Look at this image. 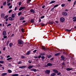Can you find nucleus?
I'll use <instances>...</instances> for the list:
<instances>
[{"label":"nucleus","mask_w":76,"mask_h":76,"mask_svg":"<svg viewBox=\"0 0 76 76\" xmlns=\"http://www.w3.org/2000/svg\"><path fill=\"white\" fill-rule=\"evenodd\" d=\"M18 44H23V42L21 40H19L18 41Z\"/></svg>","instance_id":"nucleus-1"},{"label":"nucleus","mask_w":76,"mask_h":76,"mask_svg":"<svg viewBox=\"0 0 76 76\" xmlns=\"http://www.w3.org/2000/svg\"><path fill=\"white\" fill-rule=\"evenodd\" d=\"M62 15H64V16H67V13L66 12H63L62 13Z\"/></svg>","instance_id":"nucleus-2"},{"label":"nucleus","mask_w":76,"mask_h":76,"mask_svg":"<svg viewBox=\"0 0 76 76\" xmlns=\"http://www.w3.org/2000/svg\"><path fill=\"white\" fill-rule=\"evenodd\" d=\"M25 7H21L19 8V10H18V11H20V10H23V9H25Z\"/></svg>","instance_id":"nucleus-3"},{"label":"nucleus","mask_w":76,"mask_h":76,"mask_svg":"<svg viewBox=\"0 0 76 76\" xmlns=\"http://www.w3.org/2000/svg\"><path fill=\"white\" fill-rule=\"evenodd\" d=\"M2 34L3 36H6V31H4L3 32Z\"/></svg>","instance_id":"nucleus-4"},{"label":"nucleus","mask_w":76,"mask_h":76,"mask_svg":"<svg viewBox=\"0 0 76 76\" xmlns=\"http://www.w3.org/2000/svg\"><path fill=\"white\" fill-rule=\"evenodd\" d=\"M26 66H20L19 67V69H25V68H26Z\"/></svg>","instance_id":"nucleus-5"},{"label":"nucleus","mask_w":76,"mask_h":76,"mask_svg":"<svg viewBox=\"0 0 76 76\" xmlns=\"http://www.w3.org/2000/svg\"><path fill=\"white\" fill-rule=\"evenodd\" d=\"M53 72L56 73H58V70L56 69H53Z\"/></svg>","instance_id":"nucleus-6"},{"label":"nucleus","mask_w":76,"mask_h":76,"mask_svg":"<svg viewBox=\"0 0 76 76\" xmlns=\"http://www.w3.org/2000/svg\"><path fill=\"white\" fill-rule=\"evenodd\" d=\"M45 73L46 74H49L50 73V70H47L45 71Z\"/></svg>","instance_id":"nucleus-7"},{"label":"nucleus","mask_w":76,"mask_h":76,"mask_svg":"<svg viewBox=\"0 0 76 76\" xmlns=\"http://www.w3.org/2000/svg\"><path fill=\"white\" fill-rule=\"evenodd\" d=\"M64 18H60V21L61 22H64Z\"/></svg>","instance_id":"nucleus-8"},{"label":"nucleus","mask_w":76,"mask_h":76,"mask_svg":"<svg viewBox=\"0 0 76 76\" xmlns=\"http://www.w3.org/2000/svg\"><path fill=\"white\" fill-rule=\"evenodd\" d=\"M61 60H64V56H61Z\"/></svg>","instance_id":"nucleus-9"},{"label":"nucleus","mask_w":76,"mask_h":76,"mask_svg":"<svg viewBox=\"0 0 76 76\" xmlns=\"http://www.w3.org/2000/svg\"><path fill=\"white\" fill-rule=\"evenodd\" d=\"M30 11L31 13H35V12L34 11V10H33L32 9H31L30 10Z\"/></svg>","instance_id":"nucleus-10"},{"label":"nucleus","mask_w":76,"mask_h":76,"mask_svg":"<svg viewBox=\"0 0 76 76\" xmlns=\"http://www.w3.org/2000/svg\"><path fill=\"white\" fill-rule=\"evenodd\" d=\"M66 70H68V71H70V70H73V69H72V68H67L66 69Z\"/></svg>","instance_id":"nucleus-11"},{"label":"nucleus","mask_w":76,"mask_h":76,"mask_svg":"<svg viewBox=\"0 0 76 76\" xmlns=\"http://www.w3.org/2000/svg\"><path fill=\"white\" fill-rule=\"evenodd\" d=\"M33 67V66H28V69H32Z\"/></svg>","instance_id":"nucleus-12"},{"label":"nucleus","mask_w":76,"mask_h":76,"mask_svg":"<svg viewBox=\"0 0 76 76\" xmlns=\"http://www.w3.org/2000/svg\"><path fill=\"white\" fill-rule=\"evenodd\" d=\"M8 19L9 20H14V19L12 18V17H9Z\"/></svg>","instance_id":"nucleus-13"},{"label":"nucleus","mask_w":76,"mask_h":76,"mask_svg":"<svg viewBox=\"0 0 76 76\" xmlns=\"http://www.w3.org/2000/svg\"><path fill=\"white\" fill-rule=\"evenodd\" d=\"M72 19H74V20H73V22H76V17H73L72 18Z\"/></svg>","instance_id":"nucleus-14"},{"label":"nucleus","mask_w":76,"mask_h":76,"mask_svg":"<svg viewBox=\"0 0 76 76\" xmlns=\"http://www.w3.org/2000/svg\"><path fill=\"white\" fill-rule=\"evenodd\" d=\"M47 65L48 66H53V64L50 63H48L47 64Z\"/></svg>","instance_id":"nucleus-15"},{"label":"nucleus","mask_w":76,"mask_h":76,"mask_svg":"<svg viewBox=\"0 0 76 76\" xmlns=\"http://www.w3.org/2000/svg\"><path fill=\"white\" fill-rule=\"evenodd\" d=\"M30 70H31V71H34V72H36L37 71V70L36 69H31Z\"/></svg>","instance_id":"nucleus-16"},{"label":"nucleus","mask_w":76,"mask_h":76,"mask_svg":"<svg viewBox=\"0 0 76 76\" xmlns=\"http://www.w3.org/2000/svg\"><path fill=\"white\" fill-rule=\"evenodd\" d=\"M13 44L12 43H10L9 47H12V46H13Z\"/></svg>","instance_id":"nucleus-17"},{"label":"nucleus","mask_w":76,"mask_h":76,"mask_svg":"<svg viewBox=\"0 0 76 76\" xmlns=\"http://www.w3.org/2000/svg\"><path fill=\"white\" fill-rule=\"evenodd\" d=\"M55 2H56V1H52L49 3V4H52V3H54Z\"/></svg>","instance_id":"nucleus-18"},{"label":"nucleus","mask_w":76,"mask_h":76,"mask_svg":"<svg viewBox=\"0 0 76 76\" xmlns=\"http://www.w3.org/2000/svg\"><path fill=\"white\" fill-rule=\"evenodd\" d=\"M56 74L55 73H52L50 75V76H55Z\"/></svg>","instance_id":"nucleus-19"},{"label":"nucleus","mask_w":76,"mask_h":76,"mask_svg":"<svg viewBox=\"0 0 76 76\" xmlns=\"http://www.w3.org/2000/svg\"><path fill=\"white\" fill-rule=\"evenodd\" d=\"M7 73H3L1 75L2 76H5V75H7Z\"/></svg>","instance_id":"nucleus-20"},{"label":"nucleus","mask_w":76,"mask_h":76,"mask_svg":"<svg viewBox=\"0 0 76 76\" xmlns=\"http://www.w3.org/2000/svg\"><path fill=\"white\" fill-rule=\"evenodd\" d=\"M24 18L23 17H21L20 18V20H23L24 19Z\"/></svg>","instance_id":"nucleus-21"},{"label":"nucleus","mask_w":76,"mask_h":76,"mask_svg":"<svg viewBox=\"0 0 76 76\" xmlns=\"http://www.w3.org/2000/svg\"><path fill=\"white\" fill-rule=\"evenodd\" d=\"M42 49L43 50H45V46H42Z\"/></svg>","instance_id":"nucleus-22"},{"label":"nucleus","mask_w":76,"mask_h":76,"mask_svg":"<svg viewBox=\"0 0 76 76\" xmlns=\"http://www.w3.org/2000/svg\"><path fill=\"white\" fill-rule=\"evenodd\" d=\"M8 73H11L12 72V70L10 69H8Z\"/></svg>","instance_id":"nucleus-23"},{"label":"nucleus","mask_w":76,"mask_h":76,"mask_svg":"<svg viewBox=\"0 0 76 76\" xmlns=\"http://www.w3.org/2000/svg\"><path fill=\"white\" fill-rule=\"evenodd\" d=\"M72 31V30H69L68 29H66L65 30V31H66V32H70Z\"/></svg>","instance_id":"nucleus-24"},{"label":"nucleus","mask_w":76,"mask_h":76,"mask_svg":"<svg viewBox=\"0 0 76 76\" xmlns=\"http://www.w3.org/2000/svg\"><path fill=\"white\" fill-rule=\"evenodd\" d=\"M19 76V74H14L12 75V76Z\"/></svg>","instance_id":"nucleus-25"},{"label":"nucleus","mask_w":76,"mask_h":76,"mask_svg":"<svg viewBox=\"0 0 76 76\" xmlns=\"http://www.w3.org/2000/svg\"><path fill=\"white\" fill-rule=\"evenodd\" d=\"M60 53H56L55 54V56H58V55H60Z\"/></svg>","instance_id":"nucleus-26"},{"label":"nucleus","mask_w":76,"mask_h":76,"mask_svg":"<svg viewBox=\"0 0 76 76\" xmlns=\"http://www.w3.org/2000/svg\"><path fill=\"white\" fill-rule=\"evenodd\" d=\"M5 15L4 13L1 14V17H4V16Z\"/></svg>","instance_id":"nucleus-27"},{"label":"nucleus","mask_w":76,"mask_h":76,"mask_svg":"<svg viewBox=\"0 0 76 76\" xmlns=\"http://www.w3.org/2000/svg\"><path fill=\"white\" fill-rule=\"evenodd\" d=\"M30 52H31V50L28 51L26 53L27 55H29V53H30Z\"/></svg>","instance_id":"nucleus-28"},{"label":"nucleus","mask_w":76,"mask_h":76,"mask_svg":"<svg viewBox=\"0 0 76 76\" xmlns=\"http://www.w3.org/2000/svg\"><path fill=\"white\" fill-rule=\"evenodd\" d=\"M11 59H12V58L10 57V58H7V61L10 60H11Z\"/></svg>","instance_id":"nucleus-29"},{"label":"nucleus","mask_w":76,"mask_h":76,"mask_svg":"<svg viewBox=\"0 0 76 76\" xmlns=\"http://www.w3.org/2000/svg\"><path fill=\"white\" fill-rule=\"evenodd\" d=\"M21 14H22V12H20L19 13H18V16H20V15H21Z\"/></svg>","instance_id":"nucleus-30"},{"label":"nucleus","mask_w":76,"mask_h":76,"mask_svg":"<svg viewBox=\"0 0 76 76\" xmlns=\"http://www.w3.org/2000/svg\"><path fill=\"white\" fill-rule=\"evenodd\" d=\"M47 57L48 58H50V57H51V55H47Z\"/></svg>","instance_id":"nucleus-31"},{"label":"nucleus","mask_w":76,"mask_h":76,"mask_svg":"<svg viewBox=\"0 0 76 76\" xmlns=\"http://www.w3.org/2000/svg\"><path fill=\"white\" fill-rule=\"evenodd\" d=\"M40 55L41 56H44L45 55V53H41L40 54Z\"/></svg>","instance_id":"nucleus-32"},{"label":"nucleus","mask_w":76,"mask_h":76,"mask_svg":"<svg viewBox=\"0 0 76 76\" xmlns=\"http://www.w3.org/2000/svg\"><path fill=\"white\" fill-rule=\"evenodd\" d=\"M12 18H15V16H14V14H12Z\"/></svg>","instance_id":"nucleus-33"},{"label":"nucleus","mask_w":76,"mask_h":76,"mask_svg":"<svg viewBox=\"0 0 76 76\" xmlns=\"http://www.w3.org/2000/svg\"><path fill=\"white\" fill-rule=\"evenodd\" d=\"M9 41H7V43L6 45L7 46V45H8L9 44Z\"/></svg>","instance_id":"nucleus-34"},{"label":"nucleus","mask_w":76,"mask_h":76,"mask_svg":"<svg viewBox=\"0 0 76 76\" xmlns=\"http://www.w3.org/2000/svg\"><path fill=\"white\" fill-rule=\"evenodd\" d=\"M58 6V4H56V5H55L54 7V8H56V7H57V6Z\"/></svg>","instance_id":"nucleus-35"},{"label":"nucleus","mask_w":76,"mask_h":76,"mask_svg":"<svg viewBox=\"0 0 76 76\" xmlns=\"http://www.w3.org/2000/svg\"><path fill=\"white\" fill-rule=\"evenodd\" d=\"M76 4V0H75L74 1L73 6H74V5H75V4Z\"/></svg>","instance_id":"nucleus-36"},{"label":"nucleus","mask_w":76,"mask_h":76,"mask_svg":"<svg viewBox=\"0 0 76 76\" xmlns=\"http://www.w3.org/2000/svg\"><path fill=\"white\" fill-rule=\"evenodd\" d=\"M4 63V61H0V64H3Z\"/></svg>","instance_id":"nucleus-37"},{"label":"nucleus","mask_w":76,"mask_h":76,"mask_svg":"<svg viewBox=\"0 0 76 76\" xmlns=\"http://www.w3.org/2000/svg\"><path fill=\"white\" fill-rule=\"evenodd\" d=\"M12 12V10H10L9 11L8 13H11V12Z\"/></svg>","instance_id":"nucleus-38"},{"label":"nucleus","mask_w":76,"mask_h":76,"mask_svg":"<svg viewBox=\"0 0 76 76\" xmlns=\"http://www.w3.org/2000/svg\"><path fill=\"white\" fill-rule=\"evenodd\" d=\"M8 15H6V16H5V17H4V19H7V18H8Z\"/></svg>","instance_id":"nucleus-39"},{"label":"nucleus","mask_w":76,"mask_h":76,"mask_svg":"<svg viewBox=\"0 0 76 76\" xmlns=\"http://www.w3.org/2000/svg\"><path fill=\"white\" fill-rule=\"evenodd\" d=\"M7 36H4L3 37V38H5V39L7 38Z\"/></svg>","instance_id":"nucleus-40"},{"label":"nucleus","mask_w":76,"mask_h":76,"mask_svg":"<svg viewBox=\"0 0 76 76\" xmlns=\"http://www.w3.org/2000/svg\"><path fill=\"white\" fill-rule=\"evenodd\" d=\"M22 61H19V62H18V64H21L22 63Z\"/></svg>","instance_id":"nucleus-41"},{"label":"nucleus","mask_w":76,"mask_h":76,"mask_svg":"<svg viewBox=\"0 0 76 76\" xmlns=\"http://www.w3.org/2000/svg\"><path fill=\"white\" fill-rule=\"evenodd\" d=\"M45 17V16H43L41 17L40 19H43V18H44Z\"/></svg>","instance_id":"nucleus-42"},{"label":"nucleus","mask_w":76,"mask_h":76,"mask_svg":"<svg viewBox=\"0 0 76 76\" xmlns=\"http://www.w3.org/2000/svg\"><path fill=\"white\" fill-rule=\"evenodd\" d=\"M48 24H49V25H52V24H53V23L52 22H50L48 23Z\"/></svg>","instance_id":"nucleus-43"},{"label":"nucleus","mask_w":76,"mask_h":76,"mask_svg":"<svg viewBox=\"0 0 76 76\" xmlns=\"http://www.w3.org/2000/svg\"><path fill=\"white\" fill-rule=\"evenodd\" d=\"M6 1L4 2L3 4V5L4 6H5V5H6Z\"/></svg>","instance_id":"nucleus-44"},{"label":"nucleus","mask_w":76,"mask_h":76,"mask_svg":"<svg viewBox=\"0 0 76 76\" xmlns=\"http://www.w3.org/2000/svg\"><path fill=\"white\" fill-rule=\"evenodd\" d=\"M65 6V4H62L61 5V7H64Z\"/></svg>","instance_id":"nucleus-45"},{"label":"nucleus","mask_w":76,"mask_h":76,"mask_svg":"<svg viewBox=\"0 0 76 76\" xmlns=\"http://www.w3.org/2000/svg\"><path fill=\"white\" fill-rule=\"evenodd\" d=\"M7 5L8 6H10V5H11V3H8L7 4Z\"/></svg>","instance_id":"nucleus-46"},{"label":"nucleus","mask_w":76,"mask_h":76,"mask_svg":"<svg viewBox=\"0 0 76 76\" xmlns=\"http://www.w3.org/2000/svg\"><path fill=\"white\" fill-rule=\"evenodd\" d=\"M54 7H53V8H52L50 10V11H52V10H54Z\"/></svg>","instance_id":"nucleus-47"},{"label":"nucleus","mask_w":76,"mask_h":76,"mask_svg":"<svg viewBox=\"0 0 76 76\" xmlns=\"http://www.w3.org/2000/svg\"><path fill=\"white\" fill-rule=\"evenodd\" d=\"M19 6H20L21 5V2H20L18 3Z\"/></svg>","instance_id":"nucleus-48"},{"label":"nucleus","mask_w":76,"mask_h":76,"mask_svg":"<svg viewBox=\"0 0 76 76\" xmlns=\"http://www.w3.org/2000/svg\"><path fill=\"white\" fill-rule=\"evenodd\" d=\"M41 58L42 59H45V57H44V56H42Z\"/></svg>","instance_id":"nucleus-49"},{"label":"nucleus","mask_w":76,"mask_h":76,"mask_svg":"<svg viewBox=\"0 0 76 76\" xmlns=\"http://www.w3.org/2000/svg\"><path fill=\"white\" fill-rule=\"evenodd\" d=\"M61 73L60 72H58V73H57V75H61Z\"/></svg>","instance_id":"nucleus-50"},{"label":"nucleus","mask_w":76,"mask_h":76,"mask_svg":"<svg viewBox=\"0 0 76 76\" xmlns=\"http://www.w3.org/2000/svg\"><path fill=\"white\" fill-rule=\"evenodd\" d=\"M37 50H34V51H33V52L34 53H36V51H37Z\"/></svg>","instance_id":"nucleus-51"},{"label":"nucleus","mask_w":76,"mask_h":76,"mask_svg":"<svg viewBox=\"0 0 76 76\" xmlns=\"http://www.w3.org/2000/svg\"><path fill=\"white\" fill-rule=\"evenodd\" d=\"M9 9H12V5H11L9 7Z\"/></svg>","instance_id":"nucleus-52"},{"label":"nucleus","mask_w":76,"mask_h":76,"mask_svg":"<svg viewBox=\"0 0 76 76\" xmlns=\"http://www.w3.org/2000/svg\"><path fill=\"white\" fill-rule=\"evenodd\" d=\"M21 31L23 32H24V29L23 28H22Z\"/></svg>","instance_id":"nucleus-53"},{"label":"nucleus","mask_w":76,"mask_h":76,"mask_svg":"<svg viewBox=\"0 0 76 76\" xmlns=\"http://www.w3.org/2000/svg\"><path fill=\"white\" fill-rule=\"evenodd\" d=\"M31 23H34V20H31Z\"/></svg>","instance_id":"nucleus-54"},{"label":"nucleus","mask_w":76,"mask_h":76,"mask_svg":"<svg viewBox=\"0 0 76 76\" xmlns=\"http://www.w3.org/2000/svg\"><path fill=\"white\" fill-rule=\"evenodd\" d=\"M10 1V0H7V3H9Z\"/></svg>","instance_id":"nucleus-55"},{"label":"nucleus","mask_w":76,"mask_h":76,"mask_svg":"<svg viewBox=\"0 0 76 76\" xmlns=\"http://www.w3.org/2000/svg\"><path fill=\"white\" fill-rule=\"evenodd\" d=\"M39 22H41V19H40V18L39 19Z\"/></svg>","instance_id":"nucleus-56"},{"label":"nucleus","mask_w":76,"mask_h":76,"mask_svg":"<svg viewBox=\"0 0 76 76\" xmlns=\"http://www.w3.org/2000/svg\"><path fill=\"white\" fill-rule=\"evenodd\" d=\"M11 24H9L7 25V26H11Z\"/></svg>","instance_id":"nucleus-57"},{"label":"nucleus","mask_w":76,"mask_h":76,"mask_svg":"<svg viewBox=\"0 0 76 76\" xmlns=\"http://www.w3.org/2000/svg\"><path fill=\"white\" fill-rule=\"evenodd\" d=\"M16 9H17V7H15L14 9L15 11H16Z\"/></svg>","instance_id":"nucleus-58"},{"label":"nucleus","mask_w":76,"mask_h":76,"mask_svg":"<svg viewBox=\"0 0 76 76\" xmlns=\"http://www.w3.org/2000/svg\"><path fill=\"white\" fill-rule=\"evenodd\" d=\"M38 57L39 58H41V55H39V56H38Z\"/></svg>","instance_id":"nucleus-59"},{"label":"nucleus","mask_w":76,"mask_h":76,"mask_svg":"<svg viewBox=\"0 0 76 76\" xmlns=\"http://www.w3.org/2000/svg\"><path fill=\"white\" fill-rule=\"evenodd\" d=\"M44 7H45V5H44V6L42 7V9H44Z\"/></svg>","instance_id":"nucleus-60"},{"label":"nucleus","mask_w":76,"mask_h":76,"mask_svg":"<svg viewBox=\"0 0 76 76\" xmlns=\"http://www.w3.org/2000/svg\"><path fill=\"white\" fill-rule=\"evenodd\" d=\"M42 26H44V24L42 23L41 24Z\"/></svg>","instance_id":"nucleus-61"},{"label":"nucleus","mask_w":76,"mask_h":76,"mask_svg":"<svg viewBox=\"0 0 76 76\" xmlns=\"http://www.w3.org/2000/svg\"><path fill=\"white\" fill-rule=\"evenodd\" d=\"M28 63H31V61H28Z\"/></svg>","instance_id":"nucleus-62"},{"label":"nucleus","mask_w":76,"mask_h":76,"mask_svg":"<svg viewBox=\"0 0 76 76\" xmlns=\"http://www.w3.org/2000/svg\"><path fill=\"white\" fill-rule=\"evenodd\" d=\"M10 57V55H8V56L7 57V58H9V57Z\"/></svg>","instance_id":"nucleus-63"},{"label":"nucleus","mask_w":76,"mask_h":76,"mask_svg":"<svg viewBox=\"0 0 76 76\" xmlns=\"http://www.w3.org/2000/svg\"><path fill=\"white\" fill-rule=\"evenodd\" d=\"M6 50V48L4 47L3 49V50Z\"/></svg>","instance_id":"nucleus-64"}]
</instances>
